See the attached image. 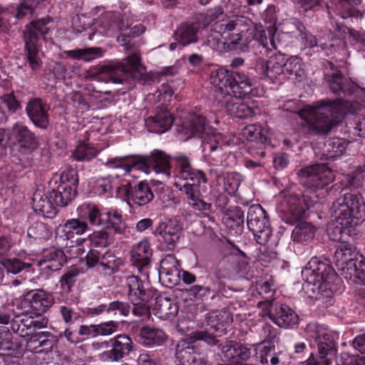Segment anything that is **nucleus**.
I'll return each mask as SVG.
<instances>
[{
    "instance_id": "obj_1",
    "label": "nucleus",
    "mask_w": 365,
    "mask_h": 365,
    "mask_svg": "<svg viewBox=\"0 0 365 365\" xmlns=\"http://www.w3.org/2000/svg\"><path fill=\"white\" fill-rule=\"evenodd\" d=\"M173 160L177 163L174 185L185 194L190 207L195 211L201 212L203 216L208 217V212L212 211V206L204 200L199 189L201 182H207L205 173L193 168L187 155H177L173 157Z\"/></svg>"
},
{
    "instance_id": "obj_2",
    "label": "nucleus",
    "mask_w": 365,
    "mask_h": 365,
    "mask_svg": "<svg viewBox=\"0 0 365 365\" xmlns=\"http://www.w3.org/2000/svg\"><path fill=\"white\" fill-rule=\"evenodd\" d=\"M348 103L340 99H324L306 106L298 111V115L307 123L310 131L317 135H327L346 113Z\"/></svg>"
},
{
    "instance_id": "obj_3",
    "label": "nucleus",
    "mask_w": 365,
    "mask_h": 365,
    "mask_svg": "<svg viewBox=\"0 0 365 365\" xmlns=\"http://www.w3.org/2000/svg\"><path fill=\"white\" fill-rule=\"evenodd\" d=\"M331 217L336 221L334 227L328 229V235L334 241H340L346 229L355 227L365 217V203L363 197L356 193L344 192L333 203Z\"/></svg>"
},
{
    "instance_id": "obj_4",
    "label": "nucleus",
    "mask_w": 365,
    "mask_h": 365,
    "mask_svg": "<svg viewBox=\"0 0 365 365\" xmlns=\"http://www.w3.org/2000/svg\"><path fill=\"white\" fill-rule=\"evenodd\" d=\"M314 205L309 196L290 195L284 197L279 207L280 217L287 224L294 225L292 238L298 243H308L315 235L316 229L310 222L301 221L307 211Z\"/></svg>"
},
{
    "instance_id": "obj_5",
    "label": "nucleus",
    "mask_w": 365,
    "mask_h": 365,
    "mask_svg": "<svg viewBox=\"0 0 365 365\" xmlns=\"http://www.w3.org/2000/svg\"><path fill=\"white\" fill-rule=\"evenodd\" d=\"M115 278V292L122 295L126 294L133 305V314L136 317L147 319L150 315V301L154 296V292L149 288H145L143 281L137 276L128 272H122Z\"/></svg>"
},
{
    "instance_id": "obj_6",
    "label": "nucleus",
    "mask_w": 365,
    "mask_h": 365,
    "mask_svg": "<svg viewBox=\"0 0 365 365\" xmlns=\"http://www.w3.org/2000/svg\"><path fill=\"white\" fill-rule=\"evenodd\" d=\"M131 166L128 163H123L115 158V197L129 203L132 200L138 206H143L151 202L154 195L151 189L144 181H140L133 187V177L130 174Z\"/></svg>"
},
{
    "instance_id": "obj_7",
    "label": "nucleus",
    "mask_w": 365,
    "mask_h": 365,
    "mask_svg": "<svg viewBox=\"0 0 365 365\" xmlns=\"http://www.w3.org/2000/svg\"><path fill=\"white\" fill-rule=\"evenodd\" d=\"M53 19L48 16L30 21L23 31L24 52L26 61L33 72H36L42 66L40 57L41 40H47L46 35L50 32Z\"/></svg>"
},
{
    "instance_id": "obj_8",
    "label": "nucleus",
    "mask_w": 365,
    "mask_h": 365,
    "mask_svg": "<svg viewBox=\"0 0 365 365\" xmlns=\"http://www.w3.org/2000/svg\"><path fill=\"white\" fill-rule=\"evenodd\" d=\"M210 83L215 87L214 98L216 103L221 101L218 95H222V100L227 96H234L245 97L252 91V84L249 77L240 72H234L223 68L213 71L210 75Z\"/></svg>"
},
{
    "instance_id": "obj_9",
    "label": "nucleus",
    "mask_w": 365,
    "mask_h": 365,
    "mask_svg": "<svg viewBox=\"0 0 365 365\" xmlns=\"http://www.w3.org/2000/svg\"><path fill=\"white\" fill-rule=\"evenodd\" d=\"M126 30L128 26H125ZM139 29L143 32L144 27L142 25L135 26L129 31H125L117 37V41L124 48L125 51H130L131 53L128 55L125 61L121 63L115 62V84L128 83L129 80H139L142 76V69L140 57L135 53V46L134 43L131 42V38L139 34Z\"/></svg>"
},
{
    "instance_id": "obj_10",
    "label": "nucleus",
    "mask_w": 365,
    "mask_h": 365,
    "mask_svg": "<svg viewBox=\"0 0 365 365\" xmlns=\"http://www.w3.org/2000/svg\"><path fill=\"white\" fill-rule=\"evenodd\" d=\"M333 267L318 258H312L302 271L304 280L302 289L309 298L321 301L324 294L320 292L322 283L333 282L336 277Z\"/></svg>"
},
{
    "instance_id": "obj_11",
    "label": "nucleus",
    "mask_w": 365,
    "mask_h": 365,
    "mask_svg": "<svg viewBox=\"0 0 365 365\" xmlns=\"http://www.w3.org/2000/svg\"><path fill=\"white\" fill-rule=\"evenodd\" d=\"M171 157L160 150H154L149 155L140 156L135 161L128 162L131 168L145 173L154 171L160 180H154L160 184L167 182L170 178Z\"/></svg>"
},
{
    "instance_id": "obj_12",
    "label": "nucleus",
    "mask_w": 365,
    "mask_h": 365,
    "mask_svg": "<svg viewBox=\"0 0 365 365\" xmlns=\"http://www.w3.org/2000/svg\"><path fill=\"white\" fill-rule=\"evenodd\" d=\"M78 172L74 168H66L59 177V180L50 182L51 191L48 192L53 201L57 206H67L76 196L78 185Z\"/></svg>"
},
{
    "instance_id": "obj_13",
    "label": "nucleus",
    "mask_w": 365,
    "mask_h": 365,
    "mask_svg": "<svg viewBox=\"0 0 365 365\" xmlns=\"http://www.w3.org/2000/svg\"><path fill=\"white\" fill-rule=\"evenodd\" d=\"M113 331L114 322L110 321L100 324H78L76 327H66L63 331L60 332L59 337L65 338L70 344H77L89 338L106 336Z\"/></svg>"
},
{
    "instance_id": "obj_14",
    "label": "nucleus",
    "mask_w": 365,
    "mask_h": 365,
    "mask_svg": "<svg viewBox=\"0 0 365 365\" xmlns=\"http://www.w3.org/2000/svg\"><path fill=\"white\" fill-rule=\"evenodd\" d=\"M247 225L258 244L266 245L268 243L272 231L268 215L260 205H253L248 208Z\"/></svg>"
},
{
    "instance_id": "obj_15",
    "label": "nucleus",
    "mask_w": 365,
    "mask_h": 365,
    "mask_svg": "<svg viewBox=\"0 0 365 365\" xmlns=\"http://www.w3.org/2000/svg\"><path fill=\"white\" fill-rule=\"evenodd\" d=\"M297 175L302 184L317 189L323 188L334 178L333 171L324 163L302 168L297 172Z\"/></svg>"
},
{
    "instance_id": "obj_16",
    "label": "nucleus",
    "mask_w": 365,
    "mask_h": 365,
    "mask_svg": "<svg viewBox=\"0 0 365 365\" xmlns=\"http://www.w3.org/2000/svg\"><path fill=\"white\" fill-rule=\"evenodd\" d=\"M76 212L79 217L86 220L89 227H98L103 230L114 227L111 212L101 205L93 202H83L78 207Z\"/></svg>"
},
{
    "instance_id": "obj_17",
    "label": "nucleus",
    "mask_w": 365,
    "mask_h": 365,
    "mask_svg": "<svg viewBox=\"0 0 365 365\" xmlns=\"http://www.w3.org/2000/svg\"><path fill=\"white\" fill-rule=\"evenodd\" d=\"M54 304L52 293L43 289H31L25 292L20 297V307L26 312L31 310L35 315L41 316Z\"/></svg>"
},
{
    "instance_id": "obj_18",
    "label": "nucleus",
    "mask_w": 365,
    "mask_h": 365,
    "mask_svg": "<svg viewBox=\"0 0 365 365\" xmlns=\"http://www.w3.org/2000/svg\"><path fill=\"white\" fill-rule=\"evenodd\" d=\"M356 248L351 245H341L335 252V257L345 264L351 277L356 283L365 284V263L363 260L354 259L352 255Z\"/></svg>"
},
{
    "instance_id": "obj_19",
    "label": "nucleus",
    "mask_w": 365,
    "mask_h": 365,
    "mask_svg": "<svg viewBox=\"0 0 365 365\" xmlns=\"http://www.w3.org/2000/svg\"><path fill=\"white\" fill-rule=\"evenodd\" d=\"M10 141L12 146L19 147L25 153H31L39 145L38 138L26 125L16 123L11 129Z\"/></svg>"
},
{
    "instance_id": "obj_20",
    "label": "nucleus",
    "mask_w": 365,
    "mask_h": 365,
    "mask_svg": "<svg viewBox=\"0 0 365 365\" xmlns=\"http://www.w3.org/2000/svg\"><path fill=\"white\" fill-rule=\"evenodd\" d=\"M335 335L330 332L319 333L314 339V346H317L319 359L324 365H331L336 361L337 344Z\"/></svg>"
},
{
    "instance_id": "obj_21",
    "label": "nucleus",
    "mask_w": 365,
    "mask_h": 365,
    "mask_svg": "<svg viewBox=\"0 0 365 365\" xmlns=\"http://www.w3.org/2000/svg\"><path fill=\"white\" fill-rule=\"evenodd\" d=\"M219 354L222 360L230 363L247 361L251 356V350L245 344L235 341H225L218 344Z\"/></svg>"
},
{
    "instance_id": "obj_22",
    "label": "nucleus",
    "mask_w": 365,
    "mask_h": 365,
    "mask_svg": "<svg viewBox=\"0 0 365 365\" xmlns=\"http://www.w3.org/2000/svg\"><path fill=\"white\" fill-rule=\"evenodd\" d=\"M49 107L41 98H31L25 108L26 113L34 125L46 129L49 124Z\"/></svg>"
},
{
    "instance_id": "obj_23",
    "label": "nucleus",
    "mask_w": 365,
    "mask_h": 365,
    "mask_svg": "<svg viewBox=\"0 0 365 365\" xmlns=\"http://www.w3.org/2000/svg\"><path fill=\"white\" fill-rule=\"evenodd\" d=\"M269 317L279 327L284 329L292 327L299 322L298 315L293 309L278 302L270 304Z\"/></svg>"
},
{
    "instance_id": "obj_24",
    "label": "nucleus",
    "mask_w": 365,
    "mask_h": 365,
    "mask_svg": "<svg viewBox=\"0 0 365 365\" xmlns=\"http://www.w3.org/2000/svg\"><path fill=\"white\" fill-rule=\"evenodd\" d=\"M179 267L178 259L173 255H168L160 261L159 280L163 285L173 287L178 284L180 278Z\"/></svg>"
},
{
    "instance_id": "obj_25",
    "label": "nucleus",
    "mask_w": 365,
    "mask_h": 365,
    "mask_svg": "<svg viewBox=\"0 0 365 365\" xmlns=\"http://www.w3.org/2000/svg\"><path fill=\"white\" fill-rule=\"evenodd\" d=\"M226 98L222 100V95H218V98L221 101L217 105L225 108L230 115L237 118H245L252 117L256 114V111L252 107L240 99L242 97L231 96Z\"/></svg>"
},
{
    "instance_id": "obj_26",
    "label": "nucleus",
    "mask_w": 365,
    "mask_h": 365,
    "mask_svg": "<svg viewBox=\"0 0 365 365\" xmlns=\"http://www.w3.org/2000/svg\"><path fill=\"white\" fill-rule=\"evenodd\" d=\"M66 262L67 257L63 250L52 247L45 250L43 259L40 261L41 274H45V277H47L53 272L59 270Z\"/></svg>"
},
{
    "instance_id": "obj_27",
    "label": "nucleus",
    "mask_w": 365,
    "mask_h": 365,
    "mask_svg": "<svg viewBox=\"0 0 365 365\" xmlns=\"http://www.w3.org/2000/svg\"><path fill=\"white\" fill-rule=\"evenodd\" d=\"M285 56L281 53H275L266 62L257 65V69L272 81L284 79Z\"/></svg>"
},
{
    "instance_id": "obj_28",
    "label": "nucleus",
    "mask_w": 365,
    "mask_h": 365,
    "mask_svg": "<svg viewBox=\"0 0 365 365\" xmlns=\"http://www.w3.org/2000/svg\"><path fill=\"white\" fill-rule=\"evenodd\" d=\"M182 225L177 219H170L158 224L155 233L158 234L167 245L169 250L174 249L176 242L179 240Z\"/></svg>"
},
{
    "instance_id": "obj_29",
    "label": "nucleus",
    "mask_w": 365,
    "mask_h": 365,
    "mask_svg": "<svg viewBox=\"0 0 365 365\" xmlns=\"http://www.w3.org/2000/svg\"><path fill=\"white\" fill-rule=\"evenodd\" d=\"M32 201L34 211L44 217L53 219L58 212V206L53 201L48 192L41 194V192H36Z\"/></svg>"
},
{
    "instance_id": "obj_30",
    "label": "nucleus",
    "mask_w": 365,
    "mask_h": 365,
    "mask_svg": "<svg viewBox=\"0 0 365 365\" xmlns=\"http://www.w3.org/2000/svg\"><path fill=\"white\" fill-rule=\"evenodd\" d=\"M173 123V118L165 108H159L155 114L145 120L148 130L152 133H163L170 129Z\"/></svg>"
},
{
    "instance_id": "obj_31",
    "label": "nucleus",
    "mask_w": 365,
    "mask_h": 365,
    "mask_svg": "<svg viewBox=\"0 0 365 365\" xmlns=\"http://www.w3.org/2000/svg\"><path fill=\"white\" fill-rule=\"evenodd\" d=\"M176 354L178 358L188 365H210L207 356L197 352L194 346L189 344H178Z\"/></svg>"
},
{
    "instance_id": "obj_32",
    "label": "nucleus",
    "mask_w": 365,
    "mask_h": 365,
    "mask_svg": "<svg viewBox=\"0 0 365 365\" xmlns=\"http://www.w3.org/2000/svg\"><path fill=\"white\" fill-rule=\"evenodd\" d=\"M219 138L218 135H215V138H210L202 142V151L207 161L216 165H221L225 157L222 145L217 142Z\"/></svg>"
},
{
    "instance_id": "obj_33",
    "label": "nucleus",
    "mask_w": 365,
    "mask_h": 365,
    "mask_svg": "<svg viewBox=\"0 0 365 365\" xmlns=\"http://www.w3.org/2000/svg\"><path fill=\"white\" fill-rule=\"evenodd\" d=\"M140 343L149 348L160 346L167 339V335L163 330L150 327L140 329Z\"/></svg>"
},
{
    "instance_id": "obj_34",
    "label": "nucleus",
    "mask_w": 365,
    "mask_h": 365,
    "mask_svg": "<svg viewBox=\"0 0 365 365\" xmlns=\"http://www.w3.org/2000/svg\"><path fill=\"white\" fill-rule=\"evenodd\" d=\"M328 83L331 91L338 95H353L356 89V86L345 78L340 72L333 73L328 77Z\"/></svg>"
},
{
    "instance_id": "obj_35",
    "label": "nucleus",
    "mask_w": 365,
    "mask_h": 365,
    "mask_svg": "<svg viewBox=\"0 0 365 365\" xmlns=\"http://www.w3.org/2000/svg\"><path fill=\"white\" fill-rule=\"evenodd\" d=\"M154 312L156 317L162 319H168L175 317L178 312V306L170 298L159 296L155 299Z\"/></svg>"
},
{
    "instance_id": "obj_36",
    "label": "nucleus",
    "mask_w": 365,
    "mask_h": 365,
    "mask_svg": "<svg viewBox=\"0 0 365 365\" xmlns=\"http://www.w3.org/2000/svg\"><path fill=\"white\" fill-rule=\"evenodd\" d=\"M189 126L187 128L189 130L186 133H190V136L198 137L202 140V142L210 138H215V134L202 115H194Z\"/></svg>"
},
{
    "instance_id": "obj_37",
    "label": "nucleus",
    "mask_w": 365,
    "mask_h": 365,
    "mask_svg": "<svg viewBox=\"0 0 365 365\" xmlns=\"http://www.w3.org/2000/svg\"><path fill=\"white\" fill-rule=\"evenodd\" d=\"M306 76L304 63L298 56H294L285 59L284 79L294 82L302 81Z\"/></svg>"
},
{
    "instance_id": "obj_38",
    "label": "nucleus",
    "mask_w": 365,
    "mask_h": 365,
    "mask_svg": "<svg viewBox=\"0 0 365 365\" xmlns=\"http://www.w3.org/2000/svg\"><path fill=\"white\" fill-rule=\"evenodd\" d=\"M151 255L152 250L148 241H142L135 247L132 258L133 264L140 272L143 273L144 269L150 264Z\"/></svg>"
},
{
    "instance_id": "obj_39",
    "label": "nucleus",
    "mask_w": 365,
    "mask_h": 365,
    "mask_svg": "<svg viewBox=\"0 0 365 365\" xmlns=\"http://www.w3.org/2000/svg\"><path fill=\"white\" fill-rule=\"evenodd\" d=\"M199 28L194 24H182L175 31L174 38L183 46L198 41Z\"/></svg>"
},
{
    "instance_id": "obj_40",
    "label": "nucleus",
    "mask_w": 365,
    "mask_h": 365,
    "mask_svg": "<svg viewBox=\"0 0 365 365\" xmlns=\"http://www.w3.org/2000/svg\"><path fill=\"white\" fill-rule=\"evenodd\" d=\"M222 221L228 228L240 233L244 228V212L240 207H230L225 212Z\"/></svg>"
},
{
    "instance_id": "obj_41",
    "label": "nucleus",
    "mask_w": 365,
    "mask_h": 365,
    "mask_svg": "<svg viewBox=\"0 0 365 365\" xmlns=\"http://www.w3.org/2000/svg\"><path fill=\"white\" fill-rule=\"evenodd\" d=\"M32 317L21 314L14 316L11 321V329L13 332L21 337L31 336L33 334L31 328Z\"/></svg>"
},
{
    "instance_id": "obj_42",
    "label": "nucleus",
    "mask_w": 365,
    "mask_h": 365,
    "mask_svg": "<svg viewBox=\"0 0 365 365\" xmlns=\"http://www.w3.org/2000/svg\"><path fill=\"white\" fill-rule=\"evenodd\" d=\"M186 293L195 302H204L208 299H213L217 294V289L215 284L213 286L195 284L187 289Z\"/></svg>"
},
{
    "instance_id": "obj_43",
    "label": "nucleus",
    "mask_w": 365,
    "mask_h": 365,
    "mask_svg": "<svg viewBox=\"0 0 365 365\" xmlns=\"http://www.w3.org/2000/svg\"><path fill=\"white\" fill-rule=\"evenodd\" d=\"M251 34L253 41L257 42L266 51L277 48L274 36L271 31H264L262 26H256Z\"/></svg>"
},
{
    "instance_id": "obj_44",
    "label": "nucleus",
    "mask_w": 365,
    "mask_h": 365,
    "mask_svg": "<svg viewBox=\"0 0 365 365\" xmlns=\"http://www.w3.org/2000/svg\"><path fill=\"white\" fill-rule=\"evenodd\" d=\"M104 51L100 47L76 48L66 51L68 57L75 60H83L88 62L101 57Z\"/></svg>"
},
{
    "instance_id": "obj_45",
    "label": "nucleus",
    "mask_w": 365,
    "mask_h": 365,
    "mask_svg": "<svg viewBox=\"0 0 365 365\" xmlns=\"http://www.w3.org/2000/svg\"><path fill=\"white\" fill-rule=\"evenodd\" d=\"M242 134L247 141L255 142L261 145H265L268 143L267 130L259 125L252 124L247 125L242 130Z\"/></svg>"
},
{
    "instance_id": "obj_46",
    "label": "nucleus",
    "mask_w": 365,
    "mask_h": 365,
    "mask_svg": "<svg viewBox=\"0 0 365 365\" xmlns=\"http://www.w3.org/2000/svg\"><path fill=\"white\" fill-rule=\"evenodd\" d=\"M298 31L299 32V39L305 48L319 46L322 50H326L333 47L334 46L333 43L322 42V39L321 38H317L314 35L307 31L303 25H299L298 26Z\"/></svg>"
},
{
    "instance_id": "obj_47",
    "label": "nucleus",
    "mask_w": 365,
    "mask_h": 365,
    "mask_svg": "<svg viewBox=\"0 0 365 365\" xmlns=\"http://www.w3.org/2000/svg\"><path fill=\"white\" fill-rule=\"evenodd\" d=\"M91 230V227L86 220L78 218H72L66 220L63 226V231L66 232L67 237H72L76 234L81 235Z\"/></svg>"
},
{
    "instance_id": "obj_48",
    "label": "nucleus",
    "mask_w": 365,
    "mask_h": 365,
    "mask_svg": "<svg viewBox=\"0 0 365 365\" xmlns=\"http://www.w3.org/2000/svg\"><path fill=\"white\" fill-rule=\"evenodd\" d=\"M98 150L87 142H80L72 153V157L77 161H90L96 157Z\"/></svg>"
},
{
    "instance_id": "obj_49",
    "label": "nucleus",
    "mask_w": 365,
    "mask_h": 365,
    "mask_svg": "<svg viewBox=\"0 0 365 365\" xmlns=\"http://www.w3.org/2000/svg\"><path fill=\"white\" fill-rule=\"evenodd\" d=\"M51 235L48 226L41 222H36L27 230V237L36 243H41L47 240Z\"/></svg>"
},
{
    "instance_id": "obj_50",
    "label": "nucleus",
    "mask_w": 365,
    "mask_h": 365,
    "mask_svg": "<svg viewBox=\"0 0 365 365\" xmlns=\"http://www.w3.org/2000/svg\"><path fill=\"white\" fill-rule=\"evenodd\" d=\"M80 273V269L76 266H72L64 272L59 280L61 288L64 292L70 293L72 291Z\"/></svg>"
},
{
    "instance_id": "obj_51",
    "label": "nucleus",
    "mask_w": 365,
    "mask_h": 365,
    "mask_svg": "<svg viewBox=\"0 0 365 365\" xmlns=\"http://www.w3.org/2000/svg\"><path fill=\"white\" fill-rule=\"evenodd\" d=\"M334 3L343 18L362 16L359 11L355 9V7L361 3V0H334Z\"/></svg>"
},
{
    "instance_id": "obj_52",
    "label": "nucleus",
    "mask_w": 365,
    "mask_h": 365,
    "mask_svg": "<svg viewBox=\"0 0 365 365\" xmlns=\"http://www.w3.org/2000/svg\"><path fill=\"white\" fill-rule=\"evenodd\" d=\"M91 74L98 81L114 83V64H99L90 71Z\"/></svg>"
},
{
    "instance_id": "obj_53",
    "label": "nucleus",
    "mask_w": 365,
    "mask_h": 365,
    "mask_svg": "<svg viewBox=\"0 0 365 365\" xmlns=\"http://www.w3.org/2000/svg\"><path fill=\"white\" fill-rule=\"evenodd\" d=\"M59 313L62 319L67 325L66 327H76V323H81L83 321V317L78 311L70 306L62 305L59 307Z\"/></svg>"
},
{
    "instance_id": "obj_54",
    "label": "nucleus",
    "mask_w": 365,
    "mask_h": 365,
    "mask_svg": "<svg viewBox=\"0 0 365 365\" xmlns=\"http://www.w3.org/2000/svg\"><path fill=\"white\" fill-rule=\"evenodd\" d=\"M132 349V341L125 334L115 336V361L127 356Z\"/></svg>"
},
{
    "instance_id": "obj_55",
    "label": "nucleus",
    "mask_w": 365,
    "mask_h": 365,
    "mask_svg": "<svg viewBox=\"0 0 365 365\" xmlns=\"http://www.w3.org/2000/svg\"><path fill=\"white\" fill-rule=\"evenodd\" d=\"M325 151L327 158L334 159L339 156H341L345 152V145L342 139L334 138L328 140L325 145Z\"/></svg>"
},
{
    "instance_id": "obj_56",
    "label": "nucleus",
    "mask_w": 365,
    "mask_h": 365,
    "mask_svg": "<svg viewBox=\"0 0 365 365\" xmlns=\"http://www.w3.org/2000/svg\"><path fill=\"white\" fill-rule=\"evenodd\" d=\"M99 272L106 275L111 276L114 273V250L106 251L98 262Z\"/></svg>"
},
{
    "instance_id": "obj_57",
    "label": "nucleus",
    "mask_w": 365,
    "mask_h": 365,
    "mask_svg": "<svg viewBox=\"0 0 365 365\" xmlns=\"http://www.w3.org/2000/svg\"><path fill=\"white\" fill-rule=\"evenodd\" d=\"M12 339V333L7 328L0 327V351L11 354L16 347Z\"/></svg>"
},
{
    "instance_id": "obj_58",
    "label": "nucleus",
    "mask_w": 365,
    "mask_h": 365,
    "mask_svg": "<svg viewBox=\"0 0 365 365\" xmlns=\"http://www.w3.org/2000/svg\"><path fill=\"white\" fill-rule=\"evenodd\" d=\"M4 267L6 269L7 272L17 274L24 270L31 267V264L22 262L19 259L9 258L5 259L2 263Z\"/></svg>"
},
{
    "instance_id": "obj_59",
    "label": "nucleus",
    "mask_w": 365,
    "mask_h": 365,
    "mask_svg": "<svg viewBox=\"0 0 365 365\" xmlns=\"http://www.w3.org/2000/svg\"><path fill=\"white\" fill-rule=\"evenodd\" d=\"M1 103L5 105L10 114L17 113L21 111L22 106L16 98L14 92L6 93L1 97Z\"/></svg>"
},
{
    "instance_id": "obj_60",
    "label": "nucleus",
    "mask_w": 365,
    "mask_h": 365,
    "mask_svg": "<svg viewBox=\"0 0 365 365\" xmlns=\"http://www.w3.org/2000/svg\"><path fill=\"white\" fill-rule=\"evenodd\" d=\"M192 334V338L195 341H202L210 346L217 344L218 341L212 327L209 329L195 331Z\"/></svg>"
},
{
    "instance_id": "obj_61",
    "label": "nucleus",
    "mask_w": 365,
    "mask_h": 365,
    "mask_svg": "<svg viewBox=\"0 0 365 365\" xmlns=\"http://www.w3.org/2000/svg\"><path fill=\"white\" fill-rule=\"evenodd\" d=\"M95 190L99 195L106 197H112L113 185L112 180L110 178H103L98 179L96 182Z\"/></svg>"
},
{
    "instance_id": "obj_62",
    "label": "nucleus",
    "mask_w": 365,
    "mask_h": 365,
    "mask_svg": "<svg viewBox=\"0 0 365 365\" xmlns=\"http://www.w3.org/2000/svg\"><path fill=\"white\" fill-rule=\"evenodd\" d=\"M88 239L92 245L98 247H106L110 244L108 234L104 230L93 232L89 235Z\"/></svg>"
},
{
    "instance_id": "obj_63",
    "label": "nucleus",
    "mask_w": 365,
    "mask_h": 365,
    "mask_svg": "<svg viewBox=\"0 0 365 365\" xmlns=\"http://www.w3.org/2000/svg\"><path fill=\"white\" fill-rule=\"evenodd\" d=\"M71 98L73 106L80 110L81 112L83 113L89 109V98L87 96L83 95L81 92H73Z\"/></svg>"
},
{
    "instance_id": "obj_64",
    "label": "nucleus",
    "mask_w": 365,
    "mask_h": 365,
    "mask_svg": "<svg viewBox=\"0 0 365 365\" xmlns=\"http://www.w3.org/2000/svg\"><path fill=\"white\" fill-rule=\"evenodd\" d=\"M336 363L337 365H365V359L342 353L336 358Z\"/></svg>"
}]
</instances>
